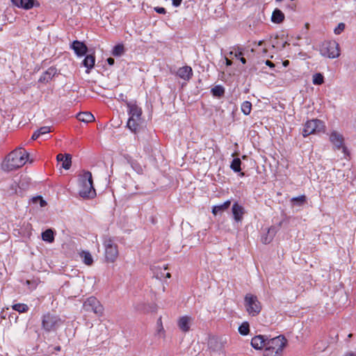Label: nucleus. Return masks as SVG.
I'll list each match as a JSON object with an SVG mask.
<instances>
[{"instance_id": "nucleus-1", "label": "nucleus", "mask_w": 356, "mask_h": 356, "mask_svg": "<svg viewBox=\"0 0 356 356\" xmlns=\"http://www.w3.org/2000/svg\"><path fill=\"white\" fill-rule=\"evenodd\" d=\"M29 153L22 147L16 148L9 153L1 164V168L10 172L22 167L27 161Z\"/></svg>"}, {"instance_id": "nucleus-2", "label": "nucleus", "mask_w": 356, "mask_h": 356, "mask_svg": "<svg viewBox=\"0 0 356 356\" xmlns=\"http://www.w3.org/2000/svg\"><path fill=\"white\" fill-rule=\"evenodd\" d=\"M79 195L84 199H92L96 196V191L93 186L92 173L83 171L79 178Z\"/></svg>"}, {"instance_id": "nucleus-3", "label": "nucleus", "mask_w": 356, "mask_h": 356, "mask_svg": "<svg viewBox=\"0 0 356 356\" xmlns=\"http://www.w3.org/2000/svg\"><path fill=\"white\" fill-rule=\"evenodd\" d=\"M128 108L127 112L129 118L127 127L133 132L137 133L140 127V122L143 114L142 108L137 105L136 102H126Z\"/></svg>"}, {"instance_id": "nucleus-4", "label": "nucleus", "mask_w": 356, "mask_h": 356, "mask_svg": "<svg viewBox=\"0 0 356 356\" xmlns=\"http://www.w3.org/2000/svg\"><path fill=\"white\" fill-rule=\"evenodd\" d=\"M325 128L323 121L318 119L309 120L305 123L302 134L304 138H306L311 134L324 131Z\"/></svg>"}, {"instance_id": "nucleus-5", "label": "nucleus", "mask_w": 356, "mask_h": 356, "mask_svg": "<svg viewBox=\"0 0 356 356\" xmlns=\"http://www.w3.org/2000/svg\"><path fill=\"white\" fill-rule=\"evenodd\" d=\"M244 305L252 316H256L261 312V304L255 295L247 293L244 298Z\"/></svg>"}, {"instance_id": "nucleus-6", "label": "nucleus", "mask_w": 356, "mask_h": 356, "mask_svg": "<svg viewBox=\"0 0 356 356\" xmlns=\"http://www.w3.org/2000/svg\"><path fill=\"white\" fill-rule=\"evenodd\" d=\"M63 323L58 316L50 313L43 315L42 318V327L47 332L56 331Z\"/></svg>"}, {"instance_id": "nucleus-7", "label": "nucleus", "mask_w": 356, "mask_h": 356, "mask_svg": "<svg viewBox=\"0 0 356 356\" xmlns=\"http://www.w3.org/2000/svg\"><path fill=\"white\" fill-rule=\"evenodd\" d=\"M104 245L105 248V257L107 261L114 262L118 257V245L109 236L104 238Z\"/></svg>"}, {"instance_id": "nucleus-8", "label": "nucleus", "mask_w": 356, "mask_h": 356, "mask_svg": "<svg viewBox=\"0 0 356 356\" xmlns=\"http://www.w3.org/2000/svg\"><path fill=\"white\" fill-rule=\"evenodd\" d=\"M83 309L86 312H93L97 316H102L104 312L103 306L94 296L89 297L83 302Z\"/></svg>"}, {"instance_id": "nucleus-9", "label": "nucleus", "mask_w": 356, "mask_h": 356, "mask_svg": "<svg viewBox=\"0 0 356 356\" xmlns=\"http://www.w3.org/2000/svg\"><path fill=\"white\" fill-rule=\"evenodd\" d=\"M287 344V340L284 335L268 339L266 341V348L276 350L277 353L282 355L284 348Z\"/></svg>"}, {"instance_id": "nucleus-10", "label": "nucleus", "mask_w": 356, "mask_h": 356, "mask_svg": "<svg viewBox=\"0 0 356 356\" xmlns=\"http://www.w3.org/2000/svg\"><path fill=\"white\" fill-rule=\"evenodd\" d=\"M321 54L330 58H338L340 55L339 45L336 41H330L323 44Z\"/></svg>"}, {"instance_id": "nucleus-11", "label": "nucleus", "mask_w": 356, "mask_h": 356, "mask_svg": "<svg viewBox=\"0 0 356 356\" xmlns=\"http://www.w3.org/2000/svg\"><path fill=\"white\" fill-rule=\"evenodd\" d=\"M330 140L337 149H342L343 152L346 154L348 149L343 145L344 138L341 134L336 131H333L330 136Z\"/></svg>"}, {"instance_id": "nucleus-12", "label": "nucleus", "mask_w": 356, "mask_h": 356, "mask_svg": "<svg viewBox=\"0 0 356 356\" xmlns=\"http://www.w3.org/2000/svg\"><path fill=\"white\" fill-rule=\"evenodd\" d=\"M18 8L29 10L33 7H39L40 3L37 0H10Z\"/></svg>"}, {"instance_id": "nucleus-13", "label": "nucleus", "mask_w": 356, "mask_h": 356, "mask_svg": "<svg viewBox=\"0 0 356 356\" xmlns=\"http://www.w3.org/2000/svg\"><path fill=\"white\" fill-rule=\"evenodd\" d=\"M59 72L56 67L51 66L49 67L43 74L40 76L38 82L42 83H49L56 75L58 74Z\"/></svg>"}, {"instance_id": "nucleus-14", "label": "nucleus", "mask_w": 356, "mask_h": 356, "mask_svg": "<svg viewBox=\"0 0 356 356\" xmlns=\"http://www.w3.org/2000/svg\"><path fill=\"white\" fill-rule=\"evenodd\" d=\"M281 226V222L279 224L278 226H271L268 229L267 232L262 234L261 236V242L264 244H268L270 243L274 236H275L276 233L277 232L279 227Z\"/></svg>"}, {"instance_id": "nucleus-15", "label": "nucleus", "mask_w": 356, "mask_h": 356, "mask_svg": "<svg viewBox=\"0 0 356 356\" xmlns=\"http://www.w3.org/2000/svg\"><path fill=\"white\" fill-rule=\"evenodd\" d=\"M70 47L78 56H85L88 52V47L86 44L77 40L72 42L70 44Z\"/></svg>"}, {"instance_id": "nucleus-16", "label": "nucleus", "mask_w": 356, "mask_h": 356, "mask_svg": "<svg viewBox=\"0 0 356 356\" xmlns=\"http://www.w3.org/2000/svg\"><path fill=\"white\" fill-rule=\"evenodd\" d=\"M266 341L268 337L265 335H257L251 340V346L257 350H261L263 348L266 347Z\"/></svg>"}, {"instance_id": "nucleus-17", "label": "nucleus", "mask_w": 356, "mask_h": 356, "mask_svg": "<svg viewBox=\"0 0 356 356\" xmlns=\"http://www.w3.org/2000/svg\"><path fill=\"white\" fill-rule=\"evenodd\" d=\"M177 75L184 81H189L193 76V70L191 67L188 65L179 67L177 72Z\"/></svg>"}, {"instance_id": "nucleus-18", "label": "nucleus", "mask_w": 356, "mask_h": 356, "mask_svg": "<svg viewBox=\"0 0 356 356\" xmlns=\"http://www.w3.org/2000/svg\"><path fill=\"white\" fill-rule=\"evenodd\" d=\"M232 214L234 220L236 222H241L243 220V216L245 213L244 208L238 204V202L234 203L232 208Z\"/></svg>"}, {"instance_id": "nucleus-19", "label": "nucleus", "mask_w": 356, "mask_h": 356, "mask_svg": "<svg viewBox=\"0 0 356 356\" xmlns=\"http://www.w3.org/2000/svg\"><path fill=\"white\" fill-rule=\"evenodd\" d=\"M230 205H231V201L227 200L225 202H223L222 204H220L213 206L212 207L211 212L214 216H216L218 213H221L224 212L225 211H226L227 209H228L229 207H230Z\"/></svg>"}, {"instance_id": "nucleus-20", "label": "nucleus", "mask_w": 356, "mask_h": 356, "mask_svg": "<svg viewBox=\"0 0 356 356\" xmlns=\"http://www.w3.org/2000/svg\"><path fill=\"white\" fill-rule=\"evenodd\" d=\"M208 345L209 348L214 351H219L223 348V342L216 337H211L209 339Z\"/></svg>"}, {"instance_id": "nucleus-21", "label": "nucleus", "mask_w": 356, "mask_h": 356, "mask_svg": "<svg viewBox=\"0 0 356 356\" xmlns=\"http://www.w3.org/2000/svg\"><path fill=\"white\" fill-rule=\"evenodd\" d=\"M190 321H191V318L187 316L181 317L178 321V326H179V329L184 332L189 331Z\"/></svg>"}, {"instance_id": "nucleus-22", "label": "nucleus", "mask_w": 356, "mask_h": 356, "mask_svg": "<svg viewBox=\"0 0 356 356\" xmlns=\"http://www.w3.org/2000/svg\"><path fill=\"white\" fill-rule=\"evenodd\" d=\"M95 63V56L92 54L86 56L85 58L82 61L83 65L87 68V72L90 70L94 67Z\"/></svg>"}, {"instance_id": "nucleus-23", "label": "nucleus", "mask_w": 356, "mask_h": 356, "mask_svg": "<svg viewBox=\"0 0 356 356\" xmlns=\"http://www.w3.org/2000/svg\"><path fill=\"white\" fill-rule=\"evenodd\" d=\"M284 19V13L279 9L276 8L272 14L271 20L273 22L280 24Z\"/></svg>"}, {"instance_id": "nucleus-24", "label": "nucleus", "mask_w": 356, "mask_h": 356, "mask_svg": "<svg viewBox=\"0 0 356 356\" xmlns=\"http://www.w3.org/2000/svg\"><path fill=\"white\" fill-rule=\"evenodd\" d=\"M77 119L79 121L88 123L92 122L95 120V117L90 112H81L77 115Z\"/></svg>"}, {"instance_id": "nucleus-25", "label": "nucleus", "mask_w": 356, "mask_h": 356, "mask_svg": "<svg viewBox=\"0 0 356 356\" xmlns=\"http://www.w3.org/2000/svg\"><path fill=\"white\" fill-rule=\"evenodd\" d=\"M8 193L9 195H13L15 194H19V195H23V191H21V186L17 184L16 181H13L8 190Z\"/></svg>"}, {"instance_id": "nucleus-26", "label": "nucleus", "mask_w": 356, "mask_h": 356, "mask_svg": "<svg viewBox=\"0 0 356 356\" xmlns=\"http://www.w3.org/2000/svg\"><path fill=\"white\" fill-rule=\"evenodd\" d=\"M42 239L48 243L54 241V232L51 229H47L42 232Z\"/></svg>"}, {"instance_id": "nucleus-27", "label": "nucleus", "mask_w": 356, "mask_h": 356, "mask_svg": "<svg viewBox=\"0 0 356 356\" xmlns=\"http://www.w3.org/2000/svg\"><path fill=\"white\" fill-rule=\"evenodd\" d=\"M225 90L224 87L220 85H217L211 90L212 95L218 98L222 97L225 95Z\"/></svg>"}, {"instance_id": "nucleus-28", "label": "nucleus", "mask_w": 356, "mask_h": 356, "mask_svg": "<svg viewBox=\"0 0 356 356\" xmlns=\"http://www.w3.org/2000/svg\"><path fill=\"white\" fill-rule=\"evenodd\" d=\"M125 52V49L123 44H118L113 47L112 54L114 56H121Z\"/></svg>"}, {"instance_id": "nucleus-29", "label": "nucleus", "mask_w": 356, "mask_h": 356, "mask_svg": "<svg viewBox=\"0 0 356 356\" xmlns=\"http://www.w3.org/2000/svg\"><path fill=\"white\" fill-rule=\"evenodd\" d=\"M242 162L239 158H234L230 165V168L235 172H239L241 170V165Z\"/></svg>"}, {"instance_id": "nucleus-30", "label": "nucleus", "mask_w": 356, "mask_h": 356, "mask_svg": "<svg viewBox=\"0 0 356 356\" xmlns=\"http://www.w3.org/2000/svg\"><path fill=\"white\" fill-rule=\"evenodd\" d=\"M81 257L83 259V263L87 266H90L93 263V259L91 254L88 251H83L81 253Z\"/></svg>"}, {"instance_id": "nucleus-31", "label": "nucleus", "mask_w": 356, "mask_h": 356, "mask_svg": "<svg viewBox=\"0 0 356 356\" xmlns=\"http://www.w3.org/2000/svg\"><path fill=\"white\" fill-rule=\"evenodd\" d=\"M324 81L325 78L322 73L318 72L313 75L312 83L314 85L321 86L324 83Z\"/></svg>"}, {"instance_id": "nucleus-32", "label": "nucleus", "mask_w": 356, "mask_h": 356, "mask_svg": "<svg viewBox=\"0 0 356 356\" xmlns=\"http://www.w3.org/2000/svg\"><path fill=\"white\" fill-rule=\"evenodd\" d=\"M13 310L17 311L19 313H25L27 312L29 309V307L27 305L24 303H17L12 306Z\"/></svg>"}, {"instance_id": "nucleus-33", "label": "nucleus", "mask_w": 356, "mask_h": 356, "mask_svg": "<svg viewBox=\"0 0 356 356\" xmlns=\"http://www.w3.org/2000/svg\"><path fill=\"white\" fill-rule=\"evenodd\" d=\"M238 332L243 336H246L250 332V325L248 322L242 323L238 327Z\"/></svg>"}, {"instance_id": "nucleus-34", "label": "nucleus", "mask_w": 356, "mask_h": 356, "mask_svg": "<svg viewBox=\"0 0 356 356\" xmlns=\"http://www.w3.org/2000/svg\"><path fill=\"white\" fill-rule=\"evenodd\" d=\"M241 111L245 115H248L250 113L252 110V104L249 101H245L241 104Z\"/></svg>"}, {"instance_id": "nucleus-35", "label": "nucleus", "mask_w": 356, "mask_h": 356, "mask_svg": "<svg viewBox=\"0 0 356 356\" xmlns=\"http://www.w3.org/2000/svg\"><path fill=\"white\" fill-rule=\"evenodd\" d=\"M64 157L62 167L65 170H68L70 168L72 165V156L70 154H65Z\"/></svg>"}, {"instance_id": "nucleus-36", "label": "nucleus", "mask_w": 356, "mask_h": 356, "mask_svg": "<svg viewBox=\"0 0 356 356\" xmlns=\"http://www.w3.org/2000/svg\"><path fill=\"white\" fill-rule=\"evenodd\" d=\"M291 201L295 204H297L298 206H302L305 203H306V202H307V197L305 195H300V196H298V197H293L291 199Z\"/></svg>"}, {"instance_id": "nucleus-37", "label": "nucleus", "mask_w": 356, "mask_h": 356, "mask_svg": "<svg viewBox=\"0 0 356 356\" xmlns=\"http://www.w3.org/2000/svg\"><path fill=\"white\" fill-rule=\"evenodd\" d=\"M31 202L35 204L39 203L41 207H44L47 204V202L42 198L41 195L32 197Z\"/></svg>"}, {"instance_id": "nucleus-38", "label": "nucleus", "mask_w": 356, "mask_h": 356, "mask_svg": "<svg viewBox=\"0 0 356 356\" xmlns=\"http://www.w3.org/2000/svg\"><path fill=\"white\" fill-rule=\"evenodd\" d=\"M129 163L136 172L141 173L143 172L142 166L136 161L131 159Z\"/></svg>"}, {"instance_id": "nucleus-39", "label": "nucleus", "mask_w": 356, "mask_h": 356, "mask_svg": "<svg viewBox=\"0 0 356 356\" xmlns=\"http://www.w3.org/2000/svg\"><path fill=\"white\" fill-rule=\"evenodd\" d=\"M264 356H281V354L277 353L276 350H272V349L266 347Z\"/></svg>"}, {"instance_id": "nucleus-40", "label": "nucleus", "mask_w": 356, "mask_h": 356, "mask_svg": "<svg viewBox=\"0 0 356 356\" xmlns=\"http://www.w3.org/2000/svg\"><path fill=\"white\" fill-rule=\"evenodd\" d=\"M346 25L344 23H339L337 26L334 29V32L336 35L341 34L345 29Z\"/></svg>"}, {"instance_id": "nucleus-41", "label": "nucleus", "mask_w": 356, "mask_h": 356, "mask_svg": "<svg viewBox=\"0 0 356 356\" xmlns=\"http://www.w3.org/2000/svg\"><path fill=\"white\" fill-rule=\"evenodd\" d=\"M37 131L40 136L47 134L51 131L49 127H42L40 129H37Z\"/></svg>"}, {"instance_id": "nucleus-42", "label": "nucleus", "mask_w": 356, "mask_h": 356, "mask_svg": "<svg viewBox=\"0 0 356 356\" xmlns=\"http://www.w3.org/2000/svg\"><path fill=\"white\" fill-rule=\"evenodd\" d=\"M231 55H234V57H236V58H239L240 57H241L242 56H243V51L241 49H240L239 47H238L237 49H235L234 51H230L229 53Z\"/></svg>"}, {"instance_id": "nucleus-43", "label": "nucleus", "mask_w": 356, "mask_h": 356, "mask_svg": "<svg viewBox=\"0 0 356 356\" xmlns=\"http://www.w3.org/2000/svg\"><path fill=\"white\" fill-rule=\"evenodd\" d=\"M18 185L21 186V191L25 190L26 188L28 186V181L26 180V177L22 178L19 183H17Z\"/></svg>"}, {"instance_id": "nucleus-44", "label": "nucleus", "mask_w": 356, "mask_h": 356, "mask_svg": "<svg viewBox=\"0 0 356 356\" xmlns=\"http://www.w3.org/2000/svg\"><path fill=\"white\" fill-rule=\"evenodd\" d=\"M17 318H18V316L15 313H12L8 316V319L10 323L12 321H14L15 323H16L17 321Z\"/></svg>"}, {"instance_id": "nucleus-45", "label": "nucleus", "mask_w": 356, "mask_h": 356, "mask_svg": "<svg viewBox=\"0 0 356 356\" xmlns=\"http://www.w3.org/2000/svg\"><path fill=\"white\" fill-rule=\"evenodd\" d=\"M154 10L159 14H165L166 10L163 7H155Z\"/></svg>"}, {"instance_id": "nucleus-46", "label": "nucleus", "mask_w": 356, "mask_h": 356, "mask_svg": "<svg viewBox=\"0 0 356 356\" xmlns=\"http://www.w3.org/2000/svg\"><path fill=\"white\" fill-rule=\"evenodd\" d=\"M182 0H172V4L174 7H179L181 3Z\"/></svg>"}, {"instance_id": "nucleus-47", "label": "nucleus", "mask_w": 356, "mask_h": 356, "mask_svg": "<svg viewBox=\"0 0 356 356\" xmlns=\"http://www.w3.org/2000/svg\"><path fill=\"white\" fill-rule=\"evenodd\" d=\"M40 137V136L39 133L38 132V131L36 130L33 134V135L31 136V140H37Z\"/></svg>"}, {"instance_id": "nucleus-48", "label": "nucleus", "mask_w": 356, "mask_h": 356, "mask_svg": "<svg viewBox=\"0 0 356 356\" xmlns=\"http://www.w3.org/2000/svg\"><path fill=\"white\" fill-rule=\"evenodd\" d=\"M106 61H107V63L111 66L113 65L115 63V59L111 57L108 58Z\"/></svg>"}, {"instance_id": "nucleus-49", "label": "nucleus", "mask_w": 356, "mask_h": 356, "mask_svg": "<svg viewBox=\"0 0 356 356\" xmlns=\"http://www.w3.org/2000/svg\"><path fill=\"white\" fill-rule=\"evenodd\" d=\"M286 6L290 8L291 10H293L296 6V3L294 2H291L290 3L287 4Z\"/></svg>"}, {"instance_id": "nucleus-50", "label": "nucleus", "mask_w": 356, "mask_h": 356, "mask_svg": "<svg viewBox=\"0 0 356 356\" xmlns=\"http://www.w3.org/2000/svg\"><path fill=\"white\" fill-rule=\"evenodd\" d=\"M65 156V154H58L56 156V159L58 160V161H63V160L64 159V157Z\"/></svg>"}, {"instance_id": "nucleus-51", "label": "nucleus", "mask_w": 356, "mask_h": 356, "mask_svg": "<svg viewBox=\"0 0 356 356\" xmlns=\"http://www.w3.org/2000/svg\"><path fill=\"white\" fill-rule=\"evenodd\" d=\"M266 65L269 66L271 68L275 67V64L269 60H267L266 61Z\"/></svg>"}, {"instance_id": "nucleus-52", "label": "nucleus", "mask_w": 356, "mask_h": 356, "mask_svg": "<svg viewBox=\"0 0 356 356\" xmlns=\"http://www.w3.org/2000/svg\"><path fill=\"white\" fill-rule=\"evenodd\" d=\"M119 99H121L122 102H124L126 103V102H128L127 100V97L124 96L122 93H121L120 95H119Z\"/></svg>"}, {"instance_id": "nucleus-53", "label": "nucleus", "mask_w": 356, "mask_h": 356, "mask_svg": "<svg viewBox=\"0 0 356 356\" xmlns=\"http://www.w3.org/2000/svg\"><path fill=\"white\" fill-rule=\"evenodd\" d=\"M344 356H356V353L353 351H348L345 353Z\"/></svg>"}, {"instance_id": "nucleus-54", "label": "nucleus", "mask_w": 356, "mask_h": 356, "mask_svg": "<svg viewBox=\"0 0 356 356\" xmlns=\"http://www.w3.org/2000/svg\"><path fill=\"white\" fill-rule=\"evenodd\" d=\"M225 63L227 66H230L232 65V61L227 58H225Z\"/></svg>"}, {"instance_id": "nucleus-55", "label": "nucleus", "mask_w": 356, "mask_h": 356, "mask_svg": "<svg viewBox=\"0 0 356 356\" xmlns=\"http://www.w3.org/2000/svg\"><path fill=\"white\" fill-rule=\"evenodd\" d=\"M238 59L243 64L246 63V59L244 57H243V56L241 57H240Z\"/></svg>"}, {"instance_id": "nucleus-56", "label": "nucleus", "mask_w": 356, "mask_h": 356, "mask_svg": "<svg viewBox=\"0 0 356 356\" xmlns=\"http://www.w3.org/2000/svg\"><path fill=\"white\" fill-rule=\"evenodd\" d=\"M54 350L56 351H60V346H56L54 348Z\"/></svg>"}, {"instance_id": "nucleus-57", "label": "nucleus", "mask_w": 356, "mask_h": 356, "mask_svg": "<svg viewBox=\"0 0 356 356\" xmlns=\"http://www.w3.org/2000/svg\"><path fill=\"white\" fill-rule=\"evenodd\" d=\"M158 323H161V326H162V325H161V318H160L159 319V321H158ZM161 330H163V327H161V329L159 330V331H161Z\"/></svg>"}, {"instance_id": "nucleus-58", "label": "nucleus", "mask_w": 356, "mask_h": 356, "mask_svg": "<svg viewBox=\"0 0 356 356\" xmlns=\"http://www.w3.org/2000/svg\"><path fill=\"white\" fill-rule=\"evenodd\" d=\"M286 44H289L287 42H284L282 45V48H284L286 47Z\"/></svg>"}, {"instance_id": "nucleus-59", "label": "nucleus", "mask_w": 356, "mask_h": 356, "mask_svg": "<svg viewBox=\"0 0 356 356\" xmlns=\"http://www.w3.org/2000/svg\"><path fill=\"white\" fill-rule=\"evenodd\" d=\"M289 63V60H286L284 62V65L286 66V65Z\"/></svg>"}, {"instance_id": "nucleus-60", "label": "nucleus", "mask_w": 356, "mask_h": 356, "mask_svg": "<svg viewBox=\"0 0 356 356\" xmlns=\"http://www.w3.org/2000/svg\"><path fill=\"white\" fill-rule=\"evenodd\" d=\"M166 277L170 278V277H171L170 273H168L166 274Z\"/></svg>"}, {"instance_id": "nucleus-61", "label": "nucleus", "mask_w": 356, "mask_h": 356, "mask_svg": "<svg viewBox=\"0 0 356 356\" xmlns=\"http://www.w3.org/2000/svg\"><path fill=\"white\" fill-rule=\"evenodd\" d=\"M351 336H352V334H350L348 335V337H351Z\"/></svg>"}]
</instances>
